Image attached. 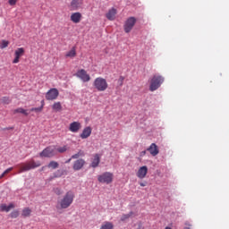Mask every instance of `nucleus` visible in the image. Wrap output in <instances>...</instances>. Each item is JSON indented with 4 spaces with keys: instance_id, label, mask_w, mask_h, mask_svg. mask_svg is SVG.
<instances>
[{
    "instance_id": "nucleus-40",
    "label": "nucleus",
    "mask_w": 229,
    "mask_h": 229,
    "mask_svg": "<svg viewBox=\"0 0 229 229\" xmlns=\"http://www.w3.org/2000/svg\"><path fill=\"white\" fill-rule=\"evenodd\" d=\"M140 186H141V187H145L146 184H144V182H140Z\"/></svg>"
},
{
    "instance_id": "nucleus-18",
    "label": "nucleus",
    "mask_w": 229,
    "mask_h": 229,
    "mask_svg": "<svg viewBox=\"0 0 229 229\" xmlns=\"http://www.w3.org/2000/svg\"><path fill=\"white\" fill-rule=\"evenodd\" d=\"M99 163H100V156H99V154L97 153L94 155V157L92 159L90 166L92 168H97L98 166Z\"/></svg>"
},
{
    "instance_id": "nucleus-19",
    "label": "nucleus",
    "mask_w": 229,
    "mask_h": 229,
    "mask_svg": "<svg viewBox=\"0 0 229 229\" xmlns=\"http://www.w3.org/2000/svg\"><path fill=\"white\" fill-rule=\"evenodd\" d=\"M115 15H116V9L112 8L106 13V18L108 21H113L115 19Z\"/></svg>"
},
{
    "instance_id": "nucleus-32",
    "label": "nucleus",
    "mask_w": 229,
    "mask_h": 229,
    "mask_svg": "<svg viewBox=\"0 0 229 229\" xmlns=\"http://www.w3.org/2000/svg\"><path fill=\"white\" fill-rule=\"evenodd\" d=\"M42 109H44V105L40 107H32L30 108V112H42Z\"/></svg>"
},
{
    "instance_id": "nucleus-15",
    "label": "nucleus",
    "mask_w": 229,
    "mask_h": 229,
    "mask_svg": "<svg viewBox=\"0 0 229 229\" xmlns=\"http://www.w3.org/2000/svg\"><path fill=\"white\" fill-rule=\"evenodd\" d=\"M148 174V167L147 165H142L139 168L137 172V176L140 179H144Z\"/></svg>"
},
{
    "instance_id": "nucleus-21",
    "label": "nucleus",
    "mask_w": 229,
    "mask_h": 229,
    "mask_svg": "<svg viewBox=\"0 0 229 229\" xmlns=\"http://www.w3.org/2000/svg\"><path fill=\"white\" fill-rule=\"evenodd\" d=\"M76 56V49L72 47L70 51L65 54V57L67 58H74Z\"/></svg>"
},
{
    "instance_id": "nucleus-46",
    "label": "nucleus",
    "mask_w": 229,
    "mask_h": 229,
    "mask_svg": "<svg viewBox=\"0 0 229 229\" xmlns=\"http://www.w3.org/2000/svg\"><path fill=\"white\" fill-rule=\"evenodd\" d=\"M184 229H191V227H184Z\"/></svg>"
},
{
    "instance_id": "nucleus-44",
    "label": "nucleus",
    "mask_w": 229,
    "mask_h": 229,
    "mask_svg": "<svg viewBox=\"0 0 229 229\" xmlns=\"http://www.w3.org/2000/svg\"><path fill=\"white\" fill-rule=\"evenodd\" d=\"M71 160H72V157L69 158V159L66 161V163H70Z\"/></svg>"
},
{
    "instance_id": "nucleus-28",
    "label": "nucleus",
    "mask_w": 229,
    "mask_h": 229,
    "mask_svg": "<svg viewBox=\"0 0 229 229\" xmlns=\"http://www.w3.org/2000/svg\"><path fill=\"white\" fill-rule=\"evenodd\" d=\"M132 215H133V211H130V213H128L127 215H122L121 221L124 222L128 220Z\"/></svg>"
},
{
    "instance_id": "nucleus-4",
    "label": "nucleus",
    "mask_w": 229,
    "mask_h": 229,
    "mask_svg": "<svg viewBox=\"0 0 229 229\" xmlns=\"http://www.w3.org/2000/svg\"><path fill=\"white\" fill-rule=\"evenodd\" d=\"M164 81H165V79H164L163 76L157 75V74L154 75L153 78L150 81L149 90L151 92H154V91L157 90L160 88L161 84L164 83Z\"/></svg>"
},
{
    "instance_id": "nucleus-33",
    "label": "nucleus",
    "mask_w": 229,
    "mask_h": 229,
    "mask_svg": "<svg viewBox=\"0 0 229 229\" xmlns=\"http://www.w3.org/2000/svg\"><path fill=\"white\" fill-rule=\"evenodd\" d=\"M123 81H124V77L123 76H120L118 81H117V84L119 85V87H123Z\"/></svg>"
},
{
    "instance_id": "nucleus-37",
    "label": "nucleus",
    "mask_w": 229,
    "mask_h": 229,
    "mask_svg": "<svg viewBox=\"0 0 229 229\" xmlns=\"http://www.w3.org/2000/svg\"><path fill=\"white\" fill-rule=\"evenodd\" d=\"M13 170V167H9L3 172L2 175H4V177L6 176V174H10V172H12Z\"/></svg>"
},
{
    "instance_id": "nucleus-11",
    "label": "nucleus",
    "mask_w": 229,
    "mask_h": 229,
    "mask_svg": "<svg viewBox=\"0 0 229 229\" xmlns=\"http://www.w3.org/2000/svg\"><path fill=\"white\" fill-rule=\"evenodd\" d=\"M81 129V123L79 121H74L70 123L69 131L72 133H77Z\"/></svg>"
},
{
    "instance_id": "nucleus-16",
    "label": "nucleus",
    "mask_w": 229,
    "mask_h": 229,
    "mask_svg": "<svg viewBox=\"0 0 229 229\" xmlns=\"http://www.w3.org/2000/svg\"><path fill=\"white\" fill-rule=\"evenodd\" d=\"M147 150L149 151L150 155L153 157H156L159 154L158 147L156 143H151Z\"/></svg>"
},
{
    "instance_id": "nucleus-8",
    "label": "nucleus",
    "mask_w": 229,
    "mask_h": 229,
    "mask_svg": "<svg viewBox=\"0 0 229 229\" xmlns=\"http://www.w3.org/2000/svg\"><path fill=\"white\" fill-rule=\"evenodd\" d=\"M59 96V91L56 88L50 89L46 94V99L48 101L55 100Z\"/></svg>"
},
{
    "instance_id": "nucleus-27",
    "label": "nucleus",
    "mask_w": 229,
    "mask_h": 229,
    "mask_svg": "<svg viewBox=\"0 0 229 229\" xmlns=\"http://www.w3.org/2000/svg\"><path fill=\"white\" fill-rule=\"evenodd\" d=\"M1 102L4 105H10V103H12V99L10 98V97H3L1 98Z\"/></svg>"
},
{
    "instance_id": "nucleus-3",
    "label": "nucleus",
    "mask_w": 229,
    "mask_h": 229,
    "mask_svg": "<svg viewBox=\"0 0 229 229\" xmlns=\"http://www.w3.org/2000/svg\"><path fill=\"white\" fill-rule=\"evenodd\" d=\"M93 87L98 91V92H104L108 89V84L106 82V80L103 77H97L93 82Z\"/></svg>"
},
{
    "instance_id": "nucleus-35",
    "label": "nucleus",
    "mask_w": 229,
    "mask_h": 229,
    "mask_svg": "<svg viewBox=\"0 0 229 229\" xmlns=\"http://www.w3.org/2000/svg\"><path fill=\"white\" fill-rule=\"evenodd\" d=\"M54 192L55 194H56L57 196H60L63 194V190H61V188H54Z\"/></svg>"
},
{
    "instance_id": "nucleus-23",
    "label": "nucleus",
    "mask_w": 229,
    "mask_h": 229,
    "mask_svg": "<svg viewBox=\"0 0 229 229\" xmlns=\"http://www.w3.org/2000/svg\"><path fill=\"white\" fill-rule=\"evenodd\" d=\"M30 216H31V209H30V208H24L21 211V216L29 217Z\"/></svg>"
},
{
    "instance_id": "nucleus-1",
    "label": "nucleus",
    "mask_w": 229,
    "mask_h": 229,
    "mask_svg": "<svg viewBox=\"0 0 229 229\" xmlns=\"http://www.w3.org/2000/svg\"><path fill=\"white\" fill-rule=\"evenodd\" d=\"M41 165H42V162H40V160L35 161V159L32 158L30 161H27L25 163H21L20 165H18L20 168L19 174L38 168Z\"/></svg>"
},
{
    "instance_id": "nucleus-2",
    "label": "nucleus",
    "mask_w": 229,
    "mask_h": 229,
    "mask_svg": "<svg viewBox=\"0 0 229 229\" xmlns=\"http://www.w3.org/2000/svg\"><path fill=\"white\" fill-rule=\"evenodd\" d=\"M75 195L73 191H69L65 193V195L58 201V205L62 209L68 208L73 202Z\"/></svg>"
},
{
    "instance_id": "nucleus-48",
    "label": "nucleus",
    "mask_w": 229,
    "mask_h": 229,
    "mask_svg": "<svg viewBox=\"0 0 229 229\" xmlns=\"http://www.w3.org/2000/svg\"><path fill=\"white\" fill-rule=\"evenodd\" d=\"M139 229H143V227H139Z\"/></svg>"
},
{
    "instance_id": "nucleus-14",
    "label": "nucleus",
    "mask_w": 229,
    "mask_h": 229,
    "mask_svg": "<svg viewBox=\"0 0 229 229\" xmlns=\"http://www.w3.org/2000/svg\"><path fill=\"white\" fill-rule=\"evenodd\" d=\"M81 18H82V15L81 13L79 12H76V13H72L71 17H70V20L72 23L74 24H78L81 22Z\"/></svg>"
},
{
    "instance_id": "nucleus-30",
    "label": "nucleus",
    "mask_w": 229,
    "mask_h": 229,
    "mask_svg": "<svg viewBox=\"0 0 229 229\" xmlns=\"http://www.w3.org/2000/svg\"><path fill=\"white\" fill-rule=\"evenodd\" d=\"M19 209H14L13 211H12V213H10V217L13 219H15L17 217H19Z\"/></svg>"
},
{
    "instance_id": "nucleus-13",
    "label": "nucleus",
    "mask_w": 229,
    "mask_h": 229,
    "mask_svg": "<svg viewBox=\"0 0 229 229\" xmlns=\"http://www.w3.org/2000/svg\"><path fill=\"white\" fill-rule=\"evenodd\" d=\"M85 165V160L83 158H79L74 161L72 168L74 171H80Z\"/></svg>"
},
{
    "instance_id": "nucleus-12",
    "label": "nucleus",
    "mask_w": 229,
    "mask_h": 229,
    "mask_svg": "<svg viewBox=\"0 0 229 229\" xmlns=\"http://www.w3.org/2000/svg\"><path fill=\"white\" fill-rule=\"evenodd\" d=\"M91 133H92V128L90 126H86L83 128L81 133H80V138L81 140H87L88 138H89Z\"/></svg>"
},
{
    "instance_id": "nucleus-9",
    "label": "nucleus",
    "mask_w": 229,
    "mask_h": 229,
    "mask_svg": "<svg viewBox=\"0 0 229 229\" xmlns=\"http://www.w3.org/2000/svg\"><path fill=\"white\" fill-rule=\"evenodd\" d=\"M76 77L83 82H89L90 81L89 74L87 73L86 70L81 69L77 72Z\"/></svg>"
},
{
    "instance_id": "nucleus-34",
    "label": "nucleus",
    "mask_w": 229,
    "mask_h": 229,
    "mask_svg": "<svg viewBox=\"0 0 229 229\" xmlns=\"http://www.w3.org/2000/svg\"><path fill=\"white\" fill-rule=\"evenodd\" d=\"M67 150L66 146L59 147L56 148V151L59 153H64Z\"/></svg>"
},
{
    "instance_id": "nucleus-5",
    "label": "nucleus",
    "mask_w": 229,
    "mask_h": 229,
    "mask_svg": "<svg viewBox=\"0 0 229 229\" xmlns=\"http://www.w3.org/2000/svg\"><path fill=\"white\" fill-rule=\"evenodd\" d=\"M56 155V148L55 146H48L45 148L40 153V157H54Z\"/></svg>"
},
{
    "instance_id": "nucleus-17",
    "label": "nucleus",
    "mask_w": 229,
    "mask_h": 229,
    "mask_svg": "<svg viewBox=\"0 0 229 229\" xmlns=\"http://www.w3.org/2000/svg\"><path fill=\"white\" fill-rule=\"evenodd\" d=\"M15 208V204H9V206H6V204H0V211L1 212H10L11 209Z\"/></svg>"
},
{
    "instance_id": "nucleus-20",
    "label": "nucleus",
    "mask_w": 229,
    "mask_h": 229,
    "mask_svg": "<svg viewBox=\"0 0 229 229\" xmlns=\"http://www.w3.org/2000/svg\"><path fill=\"white\" fill-rule=\"evenodd\" d=\"M13 114H24L25 116H28L30 114V113H28V110L27 109H24L22 107H18L16 109L13 110Z\"/></svg>"
},
{
    "instance_id": "nucleus-10",
    "label": "nucleus",
    "mask_w": 229,
    "mask_h": 229,
    "mask_svg": "<svg viewBox=\"0 0 229 229\" xmlns=\"http://www.w3.org/2000/svg\"><path fill=\"white\" fill-rule=\"evenodd\" d=\"M25 53V50H24V47H19L15 50L14 52V59L13 61V64H19L20 60H21V57H22V55H24Z\"/></svg>"
},
{
    "instance_id": "nucleus-36",
    "label": "nucleus",
    "mask_w": 229,
    "mask_h": 229,
    "mask_svg": "<svg viewBox=\"0 0 229 229\" xmlns=\"http://www.w3.org/2000/svg\"><path fill=\"white\" fill-rule=\"evenodd\" d=\"M13 170V167H9L3 172L2 175H4V177L6 176V174H10V172H12Z\"/></svg>"
},
{
    "instance_id": "nucleus-47",
    "label": "nucleus",
    "mask_w": 229,
    "mask_h": 229,
    "mask_svg": "<svg viewBox=\"0 0 229 229\" xmlns=\"http://www.w3.org/2000/svg\"><path fill=\"white\" fill-rule=\"evenodd\" d=\"M165 229H172V227H165Z\"/></svg>"
},
{
    "instance_id": "nucleus-24",
    "label": "nucleus",
    "mask_w": 229,
    "mask_h": 229,
    "mask_svg": "<svg viewBox=\"0 0 229 229\" xmlns=\"http://www.w3.org/2000/svg\"><path fill=\"white\" fill-rule=\"evenodd\" d=\"M52 109L55 111V112H60L62 110V106H61V103L59 101L57 102H55L52 106Z\"/></svg>"
},
{
    "instance_id": "nucleus-39",
    "label": "nucleus",
    "mask_w": 229,
    "mask_h": 229,
    "mask_svg": "<svg viewBox=\"0 0 229 229\" xmlns=\"http://www.w3.org/2000/svg\"><path fill=\"white\" fill-rule=\"evenodd\" d=\"M146 155V150H143L142 152H141V156H145Z\"/></svg>"
},
{
    "instance_id": "nucleus-29",
    "label": "nucleus",
    "mask_w": 229,
    "mask_h": 229,
    "mask_svg": "<svg viewBox=\"0 0 229 229\" xmlns=\"http://www.w3.org/2000/svg\"><path fill=\"white\" fill-rule=\"evenodd\" d=\"M9 45H10V42L8 40L3 39L0 43V48L4 49L8 47Z\"/></svg>"
},
{
    "instance_id": "nucleus-42",
    "label": "nucleus",
    "mask_w": 229,
    "mask_h": 229,
    "mask_svg": "<svg viewBox=\"0 0 229 229\" xmlns=\"http://www.w3.org/2000/svg\"><path fill=\"white\" fill-rule=\"evenodd\" d=\"M46 169V165L41 167V171H44Z\"/></svg>"
},
{
    "instance_id": "nucleus-31",
    "label": "nucleus",
    "mask_w": 229,
    "mask_h": 229,
    "mask_svg": "<svg viewBox=\"0 0 229 229\" xmlns=\"http://www.w3.org/2000/svg\"><path fill=\"white\" fill-rule=\"evenodd\" d=\"M83 156H84L83 151L80 150L78 153L73 154L72 156V159H78L80 157H83Z\"/></svg>"
},
{
    "instance_id": "nucleus-43",
    "label": "nucleus",
    "mask_w": 229,
    "mask_h": 229,
    "mask_svg": "<svg viewBox=\"0 0 229 229\" xmlns=\"http://www.w3.org/2000/svg\"><path fill=\"white\" fill-rule=\"evenodd\" d=\"M7 130H13V127H8Z\"/></svg>"
},
{
    "instance_id": "nucleus-26",
    "label": "nucleus",
    "mask_w": 229,
    "mask_h": 229,
    "mask_svg": "<svg viewBox=\"0 0 229 229\" xmlns=\"http://www.w3.org/2000/svg\"><path fill=\"white\" fill-rule=\"evenodd\" d=\"M58 166H59V164L55 160L50 161L49 164L47 165V167L51 169H56L58 168Z\"/></svg>"
},
{
    "instance_id": "nucleus-22",
    "label": "nucleus",
    "mask_w": 229,
    "mask_h": 229,
    "mask_svg": "<svg viewBox=\"0 0 229 229\" xmlns=\"http://www.w3.org/2000/svg\"><path fill=\"white\" fill-rule=\"evenodd\" d=\"M100 229H114V224L112 222H104Z\"/></svg>"
},
{
    "instance_id": "nucleus-6",
    "label": "nucleus",
    "mask_w": 229,
    "mask_h": 229,
    "mask_svg": "<svg viewBox=\"0 0 229 229\" xmlns=\"http://www.w3.org/2000/svg\"><path fill=\"white\" fill-rule=\"evenodd\" d=\"M114 179V174L111 172H105L98 176V181L100 183L110 184Z\"/></svg>"
},
{
    "instance_id": "nucleus-41",
    "label": "nucleus",
    "mask_w": 229,
    "mask_h": 229,
    "mask_svg": "<svg viewBox=\"0 0 229 229\" xmlns=\"http://www.w3.org/2000/svg\"><path fill=\"white\" fill-rule=\"evenodd\" d=\"M3 178H4V174H0V180L3 179Z\"/></svg>"
},
{
    "instance_id": "nucleus-45",
    "label": "nucleus",
    "mask_w": 229,
    "mask_h": 229,
    "mask_svg": "<svg viewBox=\"0 0 229 229\" xmlns=\"http://www.w3.org/2000/svg\"><path fill=\"white\" fill-rule=\"evenodd\" d=\"M185 225L191 226L190 224H187V222L185 223Z\"/></svg>"
},
{
    "instance_id": "nucleus-7",
    "label": "nucleus",
    "mask_w": 229,
    "mask_h": 229,
    "mask_svg": "<svg viewBox=\"0 0 229 229\" xmlns=\"http://www.w3.org/2000/svg\"><path fill=\"white\" fill-rule=\"evenodd\" d=\"M135 24H136V19L134 17L128 18L123 26L124 32L130 33L131 31L132 28L135 26Z\"/></svg>"
},
{
    "instance_id": "nucleus-38",
    "label": "nucleus",
    "mask_w": 229,
    "mask_h": 229,
    "mask_svg": "<svg viewBox=\"0 0 229 229\" xmlns=\"http://www.w3.org/2000/svg\"><path fill=\"white\" fill-rule=\"evenodd\" d=\"M8 4L11 6H15V4H17V0H8Z\"/></svg>"
},
{
    "instance_id": "nucleus-25",
    "label": "nucleus",
    "mask_w": 229,
    "mask_h": 229,
    "mask_svg": "<svg viewBox=\"0 0 229 229\" xmlns=\"http://www.w3.org/2000/svg\"><path fill=\"white\" fill-rule=\"evenodd\" d=\"M81 5V0H72L71 7L73 10H77Z\"/></svg>"
}]
</instances>
